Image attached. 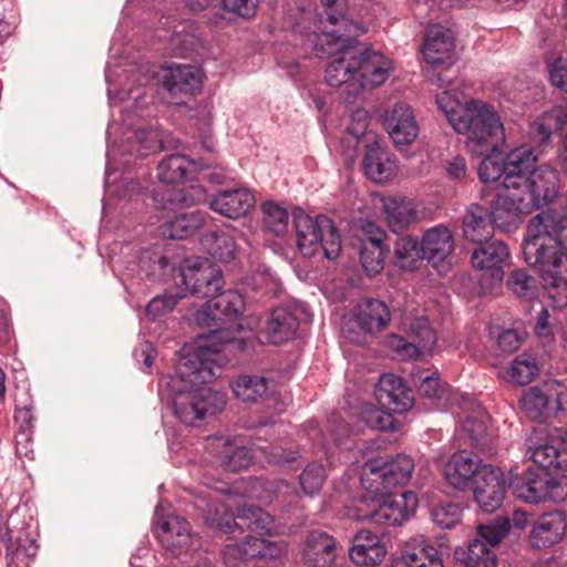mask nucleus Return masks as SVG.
<instances>
[{
    "instance_id": "12",
    "label": "nucleus",
    "mask_w": 567,
    "mask_h": 567,
    "mask_svg": "<svg viewBox=\"0 0 567 567\" xmlns=\"http://www.w3.org/2000/svg\"><path fill=\"white\" fill-rule=\"evenodd\" d=\"M178 286L193 296L207 298L221 290L224 278L221 270L208 259H196L187 262L179 271Z\"/></svg>"
},
{
    "instance_id": "19",
    "label": "nucleus",
    "mask_w": 567,
    "mask_h": 567,
    "mask_svg": "<svg viewBox=\"0 0 567 567\" xmlns=\"http://www.w3.org/2000/svg\"><path fill=\"white\" fill-rule=\"evenodd\" d=\"M360 238V261L369 276L381 272L384 267L386 248L384 247L385 233L374 223L365 221Z\"/></svg>"
},
{
    "instance_id": "25",
    "label": "nucleus",
    "mask_w": 567,
    "mask_h": 567,
    "mask_svg": "<svg viewBox=\"0 0 567 567\" xmlns=\"http://www.w3.org/2000/svg\"><path fill=\"white\" fill-rule=\"evenodd\" d=\"M472 252L471 261L475 269L491 271L495 281H502L504 262L509 257V249L502 240L484 241Z\"/></svg>"
},
{
    "instance_id": "41",
    "label": "nucleus",
    "mask_w": 567,
    "mask_h": 567,
    "mask_svg": "<svg viewBox=\"0 0 567 567\" xmlns=\"http://www.w3.org/2000/svg\"><path fill=\"white\" fill-rule=\"evenodd\" d=\"M218 447H223V451L218 453L223 455L221 464L226 471L237 472L247 468L252 462L250 451L246 446L234 449L228 437L224 435L210 436L207 440V449Z\"/></svg>"
},
{
    "instance_id": "39",
    "label": "nucleus",
    "mask_w": 567,
    "mask_h": 567,
    "mask_svg": "<svg viewBox=\"0 0 567 567\" xmlns=\"http://www.w3.org/2000/svg\"><path fill=\"white\" fill-rule=\"evenodd\" d=\"M202 244L208 254L219 261L228 262L235 258L237 244L234 229L230 227L205 234L202 238Z\"/></svg>"
},
{
    "instance_id": "52",
    "label": "nucleus",
    "mask_w": 567,
    "mask_h": 567,
    "mask_svg": "<svg viewBox=\"0 0 567 567\" xmlns=\"http://www.w3.org/2000/svg\"><path fill=\"white\" fill-rule=\"evenodd\" d=\"M393 413L390 410L384 411L381 408L365 404L362 406L361 416L364 424L372 430L393 431L395 429Z\"/></svg>"
},
{
    "instance_id": "57",
    "label": "nucleus",
    "mask_w": 567,
    "mask_h": 567,
    "mask_svg": "<svg viewBox=\"0 0 567 567\" xmlns=\"http://www.w3.org/2000/svg\"><path fill=\"white\" fill-rule=\"evenodd\" d=\"M37 549L34 539L27 532H19L10 557H6L8 566L11 567L18 561L28 565V560L37 555Z\"/></svg>"
},
{
    "instance_id": "46",
    "label": "nucleus",
    "mask_w": 567,
    "mask_h": 567,
    "mask_svg": "<svg viewBox=\"0 0 567 567\" xmlns=\"http://www.w3.org/2000/svg\"><path fill=\"white\" fill-rule=\"evenodd\" d=\"M394 256L399 266L403 269L413 270L416 262L423 260L421 244L412 236H404L396 239L394 244Z\"/></svg>"
},
{
    "instance_id": "26",
    "label": "nucleus",
    "mask_w": 567,
    "mask_h": 567,
    "mask_svg": "<svg viewBox=\"0 0 567 567\" xmlns=\"http://www.w3.org/2000/svg\"><path fill=\"white\" fill-rule=\"evenodd\" d=\"M337 558V540L331 535L311 532L302 551V561L307 567H332Z\"/></svg>"
},
{
    "instance_id": "6",
    "label": "nucleus",
    "mask_w": 567,
    "mask_h": 567,
    "mask_svg": "<svg viewBox=\"0 0 567 567\" xmlns=\"http://www.w3.org/2000/svg\"><path fill=\"white\" fill-rule=\"evenodd\" d=\"M537 157L530 148L518 147L503 158L505 188L529 194L535 205L547 204L557 195L555 171H536Z\"/></svg>"
},
{
    "instance_id": "10",
    "label": "nucleus",
    "mask_w": 567,
    "mask_h": 567,
    "mask_svg": "<svg viewBox=\"0 0 567 567\" xmlns=\"http://www.w3.org/2000/svg\"><path fill=\"white\" fill-rule=\"evenodd\" d=\"M162 147V137L158 131L153 128L132 130L131 124L127 131L123 132L121 143H113L106 151L105 184L110 188V178L113 169H116V162L124 166L131 165V157H145L157 152Z\"/></svg>"
},
{
    "instance_id": "34",
    "label": "nucleus",
    "mask_w": 567,
    "mask_h": 567,
    "mask_svg": "<svg viewBox=\"0 0 567 567\" xmlns=\"http://www.w3.org/2000/svg\"><path fill=\"white\" fill-rule=\"evenodd\" d=\"M565 516L551 512L540 516L530 532V544L535 548H546L558 543L566 532Z\"/></svg>"
},
{
    "instance_id": "17",
    "label": "nucleus",
    "mask_w": 567,
    "mask_h": 567,
    "mask_svg": "<svg viewBox=\"0 0 567 567\" xmlns=\"http://www.w3.org/2000/svg\"><path fill=\"white\" fill-rule=\"evenodd\" d=\"M529 194L513 188H505L491 203L488 215L494 226L511 231L520 224V215L527 212L529 203H525Z\"/></svg>"
},
{
    "instance_id": "53",
    "label": "nucleus",
    "mask_w": 567,
    "mask_h": 567,
    "mask_svg": "<svg viewBox=\"0 0 567 567\" xmlns=\"http://www.w3.org/2000/svg\"><path fill=\"white\" fill-rule=\"evenodd\" d=\"M337 1L338 0H321L328 17V22L331 25L337 27L334 30L339 31V33H347V35H360L364 33L365 28L361 23L351 21L341 13L336 14L332 12V7L337 3Z\"/></svg>"
},
{
    "instance_id": "44",
    "label": "nucleus",
    "mask_w": 567,
    "mask_h": 567,
    "mask_svg": "<svg viewBox=\"0 0 567 567\" xmlns=\"http://www.w3.org/2000/svg\"><path fill=\"white\" fill-rule=\"evenodd\" d=\"M236 398L245 402H257L270 392V381L259 375H239L231 381Z\"/></svg>"
},
{
    "instance_id": "49",
    "label": "nucleus",
    "mask_w": 567,
    "mask_h": 567,
    "mask_svg": "<svg viewBox=\"0 0 567 567\" xmlns=\"http://www.w3.org/2000/svg\"><path fill=\"white\" fill-rule=\"evenodd\" d=\"M234 516L224 504H208L205 512V522L210 527L217 528L224 533H234L239 525Z\"/></svg>"
},
{
    "instance_id": "63",
    "label": "nucleus",
    "mask_w": 567,
    "mask_h": 567,
    "mask_svg": "<svg viewBox=\"0 0 567 567\" xmlns=\"http://www.w3.org/2000/svg\"><path fill=\"white\" fill-rule=\"evenodd\" d=\"M260 0H220L227 12L234 13L243 19L255 17Z\"/></svg>"
},
{
    "instance_id": "1",
    "label": "nucleus",
    "mask_w": 567,
    "mask_h": 567,
    "mask_svg": "<svg viewBox=\"0 0 567 567\" xmlns=\"http://www.w3.org/2000/svg\"><path fill=\"white\" fill-rule=\"evenodd\" d=\"M221 365L207 349L187 352L178 361L174 375L159 379L161 401L172 404L176 417L186 425H195L207 414L220 412L226 405L225 395L210 388L195 385L213 381L219 375Z\"/></svg>"
},
{
    "instance_id": "58",
    "label": "nucleus",
    "mask_w": 567,
    "mask_h": 567,
    "mask_svg": "<svg viewBox=\"0 0 567 567\" xmlns=\"http://www.w3.org/2000/svg\"><path fill=\"white\" fill-rule=\"evenodd\" d=\"M509 520L507 518H496L488 524H481L476 528V537L486 545L495 547L505 537L509 529Z\"/></svg>"
},
{
    "instance_id": "40",
    "label": "nucleus",
    "mask_w": 567,
    "mask_h": 567,
    "mask_svg": "<svg viewBox=\"0 0 567 567\" xmlns=\"http://www.w3.org/2000/svg\"><path fill=\"white\" fill-rule=\"evenodd\" d=\"M206 216L200 210L175 215L161 225L162 235L172 239H185L204 226Z\"/></svg>"
},
{
    "instance_id": "16",
    "label": "nucleus",
    "mask_w": 567,
    "mask_h": 567,
    "mask_svg": "<svg viewBox=\"0 0 567 567\" xmlns=\"http://www.w3.org/2000/svg\"><path fill=\"white\" fill-rule=\"evenodd\" d=\"M164 507L165 503L163 501L158 502L155 507V516L162 519L156 526L157 538L164 548L174 556H178L190 546V525L186 519L177 515L165 517L162 514Z\"/></svg>"
},
{
    "instance_id": "42",
    "label": "nucleus",
    "mask_w": 567,
    "mask_h": 567,
    "mask_svg": "<svg viewBox=\"0 0 567 567\" xmlns=\"http://www.w3.org/2000/svg\"><path fill=\"white\" fill-rule=\"evenodd\" d=\"M202 171L206 167L202 161L189 159L182 154H172L157 165V177L165 184H177L185 179L188 167Z\"/></svg>"
},
{
    "instance_id": "33",
    "label": "nucleus",
    "mask_w": 567,
    "mask_h": 567,
    "mask_svg": "<svg viewBox=\"0 0 567 567\" xmlns=\"http://www.w3.org/2000/svg\"><path fill=\"white\" fill-rule=\"evenodd\" d=\"M363 169L373 182L386 183L395 176L398 165L388 151L372 143L365 146Z\"/></svg>"
},
{
    "instance_id": "59",
    "label": "nucleus",
    "mask_w": 567,
    "mask_h": 567,
    "mask_svg": "<svg viewBox=\"0 0 567 567\" xmlns=\"http://www.w3.org/2000/svg\"><path fill=\"white\" fill-rule=\"evenodd\" d=\"M509 289L520 298L533 299L536 296L535 279L525 270H513L507 279Z\"/></svg>"
},
{
    "instance_id": "36",
    "label": "nucleus",
    "mask_w": 567,
    "mask_h": 567,
    "mask_svg": "<svg viewBox=\"0 0 567 567\" xmlns=\"http://www.w3.org/2000/svg\"><path fill=\"white\" fill-rule=\"evenodd\" d=\"M566 123L567 112L561 106H554L530 123L528 136L534 144L546 146L551 136L559 133Z\"/></svg>"
},
{
    "instance_id": "43",
    "label": "nucleus",
    "mask_w": 567,
    "mask_h": 567,
    "mask_svg": "<svg viewBox=\"0 0 567 567\" xmlns=\"http://www.w3.org/2000/svg\"><path fill=\"white\" fill-rule=\"evenodd\" d=\"M237 518L239 524L255 533L265 535L278 534V526L275 518L257 505H243L238 509Z\"/></svg>"
},
{
    "instance_id": "21",
    "label": "nucleus",
    "mask_w": 567,
    "mask_h": 567,
    "mask_svg": "<svg viewBox=\"0 0 567 567\" xmlns=\"http://www.w3.org/2000/svg\"><path fill=\"white\" fill-rule=\"evenodd\" d=\"M472 452L457 451L451 455L444 466V477L450 486L465 491L473 485L478 472L485 466Z\"/></svg>"
},
{
    "instance_id": "56",
    "label": "nucleus",
    "mask_w": 567,
    "mask_h": 567,
    "mask_svg": "<svg viewBox=\"0 0 567 567\" xmlns=\"http://www.w3.org/2000/svg\"><path fill=\"white\" fill-rule=\"evenodd\" d=\"M462 507L455 503H441L431 511V518L435 525L450 529L457 525L462 517Z\"/></svg>"
},
{
    "instance_id": "28",
    "label": "nucleus",
    "mask_w": 567,
    "mask_h": 567,
    "mask_svg": "<svg viewBox=\"0 0 567 567\" xmlns=\"http://www.w3.org/2000/svg\"><path fill=\"white\" fill-rule=\"evenodd\" d=\"M392 567H444L437 549L429 545L423 536L406 542L401 556Z\"/></svg>"
},
{
    "instance_id": "2",
    "label": "nucleus",
    "mask_w": 567,
    "mask_h": 567,
    "mask_svg": "<svg viewBox=\"0 0 567 567\" xmlns=\"http://www.w3.org/2000/svg\"><path fill=\"white\" fill-rule=\"evenodd\" d=\"M566 228L567 216L542 212L529 220L522 244L525 262L538 274L543 287L556 301L567 300V257L561 244Z\"/></svg>"
},
{
    "instance_id": "50",
    "label": "nucleus",
    "mask_w": 567,
    "mask_h": 567,
    "mask_svg": "<svg viewBox=\"0 0 567 567\" xmlns=\"http://www.w3.org/2000/svg\"><path fill=\"white\" fill-rule=\"evenodd\" d=\"M538 371L536 358L532 354L523 353L512 362L508 374L513 382L525 385L534 379Z\"/></svg>"
},
{
    "instance_id": "48",
    "label": "nucleus",
    "mask_w": 567,
    "mask_h": 567,
    "mask_svg": "<svg viewBox=\"0 0 567 567\" xmlns=\"http://www.w3.org/2000/svg\"><path fill=\"white\" fill-rule=\"evenodd\" d=\"M326 468L321 463H309L299 475V484L303 495L315 497L326 481Z\"/></svg>"
},
{
    "instance_id": "24",
    "label": "nucleus",
    "mask_w": 567,
    "mask_h": 567,
    "mask_svg": "<svg viewBox=\"0 0 567 567\" xmlns=\"http://www.w3.org/2000/svg\"><path fill=\"white\" fill-rule=\"evenodd\" d=\"M164 87L171 95H195L202 90L203 73L189 64H171L164 74Z\"/></svg>"
},
{
    "instance_id": "60",
    "label": "nucleus",
    "mask_w": 567,
    "mask_h": 567,
    "mask_svg": "<svg viewBox=\"0 0 567 567\" xmlns=\"http://www.w3.org/2000/svg\"><path fill=\"white\" fill-rule=\"evenodd\" d=\"M184 296V292H165L163 295L156 296L146 306V315L152 320H155L166 312L172 311Z\"/></svg>"
},
{
    "instance_id": "45",
    "label": "nucleus",
    "mask_w": 567,
    "mask_h": 567,
    "mask_svg": "<svg viewBox=\"0 0 567 567\" xmlns=\"http://www.w3.org/2000/svg\"><path fill=\"white\" fill-rule=\"evenodd\" d=\"M383 210L390 228L395 233L416 219L413 203L405 198H388L384 200Z\"/></svg>"
},
{
    "instance_id": "8",
    "label": "nucleus",
    "mask_w": 567,
    "mask_h": 567,
    "mask_svg": "<svg viewBox=\"0 0 567 567\" xmlns=\"http://www.w3.org/2000/svg\"><path fill=\"white\" fill-rule=\"evenodd\" d=\"M293 226L297 247L303 257H312L319 249L329 260H334L341 251V238L332 221L326 215L309 216L302 209L293 212Z\"/></svg>"
},
{
    "instance_id": "55",
    "label": "nucleus",
    "mask_w": 567,
    "mask_h": 567,
    "mask_svg": "<svg viewBox=\"0 0 567 567\" xmlns=\"http://www.w3.org/2000/svg\"><path fill=\"white\" fill-rule=\"evenodd\" d=\"M410 332L414 339L413 344L419 348V354L423 351H430L436 343V334L430 327L427 319L415 318L410 324Z\"/></svg>"
},
{
    "instance_id": "11",
    "label": "nucleus",
    "mask_w": 567,
    "mask_h": 567,
    "mask_svg": "<svg viewBox=\"0 0 567 567\" xmlns=\"http://www.w3.org/2000/svg\"><path fill=\"white\" fill-rule=\"evenodd\" d=\"M519 402L529 419L542 421L567 410V388L556 380L530 386L523 392Z\"/></svg>"
},
{
    "instance_id": "20",
    "label": "nucleus",
    "mask_w": 567,
    "mask_h": 567,
    "mask_svg": "<svg viewBox=\"0 0 567 567\" xmlns=\"http://www.w3.org/2000/svg\"><path fill=\"white\" fill-rule=\"evenodd\" d=\"M378 402L396 414L409 411L413 405L412 392L401 377L384 373L375 384Z\"/></svg>"
},
{
    "instance_id": "29",
    "label": "nucleus",
    "mask_w": 567,
    "mask_h": 567,
    "mask_svg": "<svg viewBox=\"0 0 567 567\" xmlns=\"http://www.w3.org/2000/svg\"><path fill=\"white\" fill-rule=\"evenodd\" d=\"M546 472L529 467L520 474L511 477L509 486L513 494L528 504L545 502Z\"/></svg>"
},
{
    "instance_id": "22",
    "label": "nucleus",
    "mask_w": 567,
    "mask_h": 567,
    "mask_svg": "<svg viewBox=\"0 0 567 567\" xmlns=\"http://www.w3.org/2000/svg\"><path fill=\"white\" fill-rule=\"evenodd\" d=\"M386 131L395 146L413 143L419 134V125L413 109L404 103H395L384 116Z\"/></svg>"
},
{
    "instance_id": "62",
    "label": "nucleus",
    "mask_w": 567,
    "mask_h": 567,
    "mask_svg": "<svg viewBox=\"0 0 567 567\" xmlns=\"http://www.w3.org/2000/svg\"><path fill=\"white\" fill-rule=\"evenodd\" d=\"M261 452L270 464L280 467H291V464L300 458L297 450H285L281 446L261 447Z\"/></svg>"
},
{
    "instance_id": "64",
    "label": "nucleus",
    "mask_w": 567,
    "mask_h": 567,
    "mask_svg": "<svg viewBox=\"0 0 567 567\" xmlns=\"http://www.w3.org/2000/svg\"><path fill=\"white\" fill-rule=\"evenodd\" d=\"M546 482L545 502L558 503L567 498V477H551L546 473Z\"/></svg>"
},
{
    "instance_id": "27",
    "label": "nucleus",
    "mask_w": 567,
    "mask_h": 567,
    "mask_svg": "<svg viewBox=\"0 0 567 567\" xmlns=\"http://www.w3.org/2000/svg\"><path fill=\"white\" fill-rule=\"evenodd\" d=\"M385 555V544L377 534L365 529L355 534L349 549L350 559L362 566H377L383 561Z\"/></svg>"
},
{
    "instance_id": "14",
    "label": "nucleus",
    "mask_w": 567,
    "mask_h": 567,
    "mask_svg": "<svg viewBox=\"0 0 567 567\" xmlns=\"http://www.w3.org/2000/svg\"><path fill=\"white\" fill-rule=\"evenodd\" d=\"M155 34L176 56L190 54L199 44L194 22L187 19H177L175 16L162 17Z\"/></svg>"
},
{
    "instance_id": "61",
    "label": "nucleus",
    "mask_w": 567,
    "mask_h": 567,
    "mask_svg": "<svg viewBox=\"0 0 567 567\" xmlns=\"http://www.w3.org/2000/svg\"><path fill=\"white\" fill-rule=\"evenodd\" d=\"M436 104L452 127L455 128L456 120L461 118L464 104L449 91H443L436 95Z\"/></svg>"
},
{
    "instance_id": "31",
    "label": "nucleus",
    "mask_w": 567,
    "mask_h": 567,
    "mask_svg": "<svg viewBox=\"0 0 567 567\" xmlns=\"http://www.w3.org/2000/svg\"><path fill=\"white\" fill-rule=\"evenodd\" d=\"M254 194L246 188L225 189L219 192L210 200V208L228 218L245 216L254 206Z\"/></svg>"
},
{
    "instance_id": "23",
    "label": "nucleus",
    "mask_w": 567,
    "mask_h": 567,
    "mask_svg": "<svg viewBox=\"0 0 567 567\" xmlns=\"http://www.w3.org/2000/svg\"><path fill=\"white\" fill-rule=\"evenodd\" d=\"M299 328V320L292 311L285 307L272 309L265 324L258 332L262 343L280 344L291 340Z\"/></svg>"
},
{
    "instance_id": "13",
    "label": "nucleus",
    "mask_w": 567,
    "mask_h": 567,
    "mask_svg": "<svg viewBox=\"0 0 567 567\" xmlns=\"http://www.w3.org/2000/svg\"><path fill=\"white\" fill-rule=\"evenodd\" d=\"M355 82L361 89H374L383 84L391 71L392 61L353 38Z\"/></svg>"
},
{
    "instance_id": "35",
    "label": "nucleus",
    "mask_w": 567,
    "mask_h": 567,
    "mask_svg": "<svg viewBox=\"0 0 567 567\" xmlns=\"http://www.w3.org/2000/svg\"><path fill=\"white\" fill-rule=\"evenodd\" d=\"M420 244L423 258L433 265L442 262L454 249L453 236L443 225L427 229Z\"/></svg>"
},
{
    "instance_id": "32",
    "label": "nucleus",
    "mask_w": 567,
    "mask_h": 567,
    "mask_svg": "<svg viewBox=\"0 0 567 567\" xmlns=\"http://www.w3.org/2000/svg\"><path fill=\"white\" fill-rule=\"evenodd\" d=\"M284 550V545L277 542L247 536L241 544H228L225 546V556H234L239 559H276Z\"/></svg>"
},
{
    "instance_id": "7",
    "label": "nucleus",
    "mask_w": 567,
    "mask_h": 567,
    "mask_svg": "<svg viewBox=\"0 0 567 567\" xmlns=\"http://www.w3.org/2000/svg\"><path fill=\"white\" fill-rule=\"evenodd\" d=\"M455 131L465 135L466 147L474 154L484 155L499 151L505 142L502 118L495 106L478 99L467 101Z\"/></svg>"
},
{
    "instance_id": "37",
    "label": "nucleus",
    "mask_w": 567,
    "mask_h": 567,
    "mask_svg": "<svg viewBox=\"0 0 567 567\" xmlns=\"http://www.w3.org/2000/svg\"><path fill=\"white\" fill-rule=\"evenodd\" d=\"M354 318L363 331L371 333L386 328L391 321V313L383 301L368 298L357 305Z\"/></svg>"
},
{
    "instance_id": "4",
    "label": "nucleus",
    "mask_w": 567,
    "mask_h": 567,
    "mask_svg": "<svg viewBox=\"0 0 567 567\" xmlns=\"http://www.w3.org/2000/svg\"><path fill=\"white\" fill-rule=\"evenodd\" d=\"M301 21L288 25L295 32L305 34L307 42L321 55L333 56L326 68V81L331 87H339L350 80L355 81L353 37L337 30H323L322 18L318 14L300 11Z\"/></svg>"
},
{
    "instance_id": "5",
    "label": "nucleus",
    "mask_w": 567,
    "mask_h": 567,
    "mask_svg": "<svg viewBox=\"0 0 567 567\" xmlns=\"http://www.w3.org/2000/svg\"><path fill=\"white\" fill-rule=\"evenodd\" d=\"M417 506V495L412 491H405L398 495L391 492L365 491L346 505L344 515L351 520L384 527H399L415 515Z\"/></svg>"
},
{
    "instance_id": "30",
    "label": "nucleus",
    "mask_w": 567,
    "mask_h": 567,
    "mask_svg": "<svg viewBox=\"0 0 567 567\" xmlns=\"http://www.w3.org/2000/svg\"><path fill=\"white\" fill-rule=\"evenodd\" d=\"M455 48L452 31L442 25H430L426 30L422 52L426 62L442 64L450 61Z\"/></svg>"
},
{
    "instance_id": "18",
    "label": "nucleus",
    "mask_w": 567,
    "mask_h": 567,
    "mask_svg": "<svg viewBox=\"0 0 567 567\" xmlns=\"http://www.w3.org/2000/svg\"><path fill=\"white\" fill-rule=\"evenodd\" d=\"M530 458L538 468L547 471H567V442L558 436L538 437L527 440Z\"/></svg>"
},
{
    "instance_id": "47",
    "label": "nucleus",
    "mask_w": 567,
    "mask_h": 567,
    "mask_svg": "<svg viewBox=\"0 0 567 567\" xmlns=\"http://www.w3.org/2000/svg\"><path fill=\"white\" fill-rule=\"evenodd\" d=\"M465 565L466 567H496L497 561L493 547L480 538L472 539L467 546Z\"/></svg>"
},
{
    "instance_id": "38",
    "label": "nucleus",
    "mask_w": 567,
    "mask_h": 567,
    "mask_svg": "<svg viewBox=\"0 0 567 567\" xmlns=\"http://www.w3.org/2000/svg\"><path fill=\"white\" fill-rule=\"evenodd\" d=\"M494 233V224L488 210L480 204H472L463 216V235L474 243L487 241Z\"/></svg>"
},
{
    "instance_id": "9",
    "label": "nucleus",
    "mask_w": 567,
    "mask_h": 567,
    "mask_svg": "<svg viewBox=\"0 0 567 567\" xmlns=\"http://www.w3.org/2000/svg\"><path fill=\"white\" fill-rule=\"evenodd\" d=\"M414 467L413 458L403 453L385 461L370 460L363 465L361 483L368 492H391L410 481Z\"/></svg>"
},
{
    "instance_id": "51",
    "label": "nucleus",
    "mask_w": 567,
    "mask_h": 567,
    "mask_svg": "<svg viewBox=\"0 0 567 567\" xmlns=\"http://www.w3.org/2000/svg\"><path fill=\"white\" fill-rule=\"evenodd\" d=\"M496 152L485 153L478 167V177L484 184H499L505 189V169L503 158H497Z\"/></svg>"
},
{
    "instance_id": "3",
    "label": "nucleus",
    "mask_w": 567,
    "mask_h": 567,
    "mask_svg": "<svg viewBox=\"0 0 567 567\" xmlns=\"http://www.w3.org/2000/svg\"><path fill=\"white\" fill-rule=\"evenodd\" d=\"M210 297L195 313L196 323L210 329L199 338L195 349H207L212 358L225 364L228 361L226 353L243 351L246 347L244 339L235 337L236 330L240 328L236 320L245 309V301L237 290L218 291Z\"/></svg>"
},
{
    "instance_id": "15",
    "label": "nucleus",
    "mask_w": 567,
    "mask_h": 567,
    "mask_svg": "<svg viewBox=\"0 0 567 567\" xmlns=\"http://www.w3.org/2000/svg\"><path fill=\"white\" fill-rule=\"evenodd\" d=\"M473 495L477 506L487 514L501 508L507 489L505 473L497 466L486 464L473 482Z\"/></svg>"
},
{
    "instance_id": "54",
    "label": "nucleus",
    "mask_w": 567,
    "mask_h": 567,
    "mask_svg": "<svg viewBox=\"0 0 567 567\" xmlns=\"http://www.w3.org/2000/svg\"><path fill=\"white\" fill-rule=\"evenodd\" d=\"M264 221L268 230L279 236L282 235L288 227V212L284 207L267 202L262 205Z\"/></svg>"
}]
</instances>
